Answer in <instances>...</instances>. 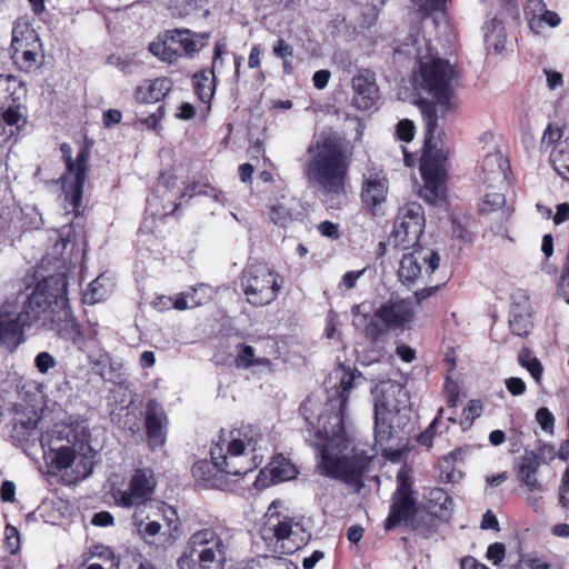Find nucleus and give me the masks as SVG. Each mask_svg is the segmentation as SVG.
Instances as JSON below:
<instances>
[{"label": "nucleus", "mask_w": 569, "mask_h": 569, "mask_svg": "<svg viewBox=\"0 0 569 569\" xmlns=\"http://www.w3.org/2000/svg\"><path fill=\"white\" fill-rule=\"evenodd\" d=\"M267 442L252 426L223 431L210 449L211 460L194 462L192 476L203 487L224 489L228 476L247 475L262 463Z\"/></svg>", "instance_id": "obj_1"}, {"label": "nucleus", "mask_w": 569, "mask_h": 569, "mask_svg": "<svg viewBox=\"0 0 569 569\" xmlns=\"http://www.w3.org/2000/svg\"><path fill=\"white\" fill-rule=\"evenodd\" d=\"M68 280L64 273H57L40 281L23 302L19 312L9 305L0 307V347L14 351L23 342L24 328L41 321L48 326L57 306L66 305Z\"/></svg>", "instance_id": "obj_2"}, {"label": "nucleus", "mask_w": 569, "mask_h": 569, "mask_svg": "<svg viewBox=\"0 0 569 569\" xmlns=\"http://www.w3.org/2000/svg\"><path fill=\"white\" fill-rule=\"evenodd\" d=\"M329 425L319 430L317 469L328 478L357 483L375 455L353 445L338 415L331 417Z\"/></svg>", "instance_id": "obj_3"}, {"label": "nucleus", "mask_w": 569, "mask_h": 569, "mask_svg": "<svg viewBox=\"0 0 569 569\" xmlns=\"http://www.w3.org/2000/svg\"><path fill=\"white\" fill-rule=\"evenodd\" d=\"M307 157L303 171L312 187L326 194L343 192L349 162L336 137L321 134L315 139L307 149Z\"/></svg>", "instance_id": "obj_4"}, {"label": "nucleus", "mask_w": 569, "mask_h": 569, "mask_svg": "<svg viewBox=\"0 0 569 569\" xmlns=\"http://www.w3.org/2000/svg\"><path fill=\"white\" fill-rule=\"evenodd\" d=\"M418 104L427 128L425 151L420 159V172L425 181L421 196L433 204L445 193L446 161L449 150L441 142L440 137L436 140L438 117L435 107L423 100Z\"/></svg>", "instance_id": "obj_5"}, {"label": "nucleus", "mask_w": 569, "mask_h": 569, "mask_svg": "<svg viewBox=\"0 0 569 569\" xmlns=\"http://www.w3.org/2000/svg\"><path fill=\"white\" fill-rule=\"evenodd\" d=\"M231 541L228 531L214 526L192 531L177 559L178 569H226Z\"/></svg>", "instance_id": "obj_6"}, {"label": "nucleus", "mask_w": 569, "mask_h": 569, "mask_svg": "<svg viewBox=\"0 0 569 569\" xmlns=\"http://www.w3.org/2000/svg\"><path fill=\"white\" fill-rule=\"evenodd\" d=\"M280 500L270 503L266 512V522L261 529V538L273 552L292 553L305 546L310 535L303 527L288 516L280 515Z\"/></svg>", "instance_id": "obj_7"}, {"label": "nucleus", "mask_w": 569, "mask_h": 569, "mask_svg": "<svg viewBox=\"0 0 569 569\" xmlns=\"http://www.w3.org/2000/svg\"><path fill=\"white\" fill-rule=\"evenodd\" d=\"M60 151L67 168V172L62 177L66 209L78 216L80 214L90 151L87 148L80 149L76 160L72 159V148L69 143H61Z\"/></svg>", "instance_id": "obj_8"}, {"label": "nucleus", "mask_w": 569, "mask_h": 569, "mask_svg": "<svg viewBox=\"0 0 569 569\" xmlns=\"http://www.w3.org/2000/svg\"><path fill=\"white\" fill-rule=\"evenodd\" d=\"M455 70L443 59H432L420 62L413 74V86L417 91H423L435 98L438 103H446L452 93Z\"/></svg>", "instance_id": "obj_9"}, {"label": "nucleus", "mask_w": 569, "mask_h": 569, "mask_svg": "<svg viewBox=\"0 0 569 569\" xmlns=\"http://www.w3.org/2000/svg\"><path fill=\"white\" fill-rule=\"evenodd\" d=\"M411 318L412 310L409 302L390 299L373 311L367 326V338L373 342L383 341L391 329L402 327Z\"/></svg>", "instance_id": "obj_10"}, {"label": "nucleus", "mask_w": 569, "mask_h": 569, "mask_svg": "<svg viewBox=\"0 0 569 569\" xmlns=\"http://www.w3.org/2000/svg\"><path fill=\"white\" fill-rule=\"evenodd\" d=\"M247 301L256 307L273 301L280 290L278 274L263 266L248 267L241 277Z\"/></svg>", "instance_id": "obj_11"}, {"label": "nucleus", "mask_w": 569, "mask_h": 569, "mask_svg": "<svg viewBox=\"0 0 569 569\" xmlns=\"http://www.w3.org/2000/svg\"><path fill=\"white\" fill-rule=\"evenodd\" d=\"M423 228L425 214L421 204L407 203L398 211L388 242L402 250L409 249L419 241Z\"/></svg>", "instance_id": "obj_12"}, {"label": "nucleus", "mask_w": 569, "mask_h": 569, "mask_svg": "<svg viewBox=\"0 0 569 569\" xmlns=\"http://www.w3.org/2000/svg\"><path fill=\"white\" fill-rule=\"evenodd\" d=\"M439 254L429 249L419 248L405 253L398 269L399 280L408 288L423 284L439 267Z\"/></svg>", "instance_id": "obj_13"}, {"label": "nucleus", "mask_w": 569, "mask_h": 569, "mask_svg": "<svg viewBox=\"0 0 569 569\" xmlns=\"http://www.w3.org/2000/svg\"><path fill=\"white\" fill-rule=\"evenodd\" d=\"M156 480L149 468L137 469L126 490L118 489L113 493L117 505L126 508L140 506L151 498Z\"/></svg>", "instance_id": "obj_14"}, {"label": "nucleus", "mask_w": 569, "mask_h": 569, "mask_svg": "<svg viewBox=\"0 0 569 569\" xmlns=\"http://www.w3.org/2000/svg\"><path fill=\"white\" fill-rule=\"evenodd\" d=\"M376 415H393L406 409L409 395L405 387L393 380H382L372 390Z\"/></svg>", "instance_id": "obj_15"}, {"label": "nucleus", "mask_w": 569, "mask_h": 569, "mask_svg": "<svg viewBox=\"0 0 569 569\" xmlns=\"http://www.w3.org/2000/svg\"><path fill=\"white\" fill-rule=\"evenodd\" d=\"M50 437L61 440L69 445L78 455L84 459L92 458V448L90 446L89 426L86 420H74L69 423L57 425Z\"/></svg>", "instance_id": "obj_16"}, {"label": "nucleus", "mask_w": 569, "mask_h": 569, "mask_svg": "<svg viewBox=\"0 0 569 569\" xmlns=\"http://www.w3.org/2000/svg\"><path fill=\"white\" fill-rule=\"evenodd\" d=\"M398 489L393 496L390 513L386 520V528L392 529L401 521H407L416 513V500L411 496L410 482L403 470L397 476Z\"/></svg>", "instance_id": "obj_17"}, {"label": "nucleus", "mask_w": 569, "mask_h": 569, "mask_svg": "<svg viewBox=\"0 0 569 569\" xmlns=\"http://www.w3.org/2000/svg\"><path fill=\"white\" fill-rule=\"evenodd\" d=\"M353 104L361 110L371 108L379 99L376 73L361 69L352 78Z\"/></svg>", "instance_id": "obj_18"}, {"label": "nucleus", "mask_w": 569, "mask_h": 569, "mask_svg": "<svg viewBox=\"0 0 569 569\" xmlns=\"http://www.w3.org/2000/svg\"><path fill=\"white\" fill-rule=\"evenodd\" d=\"M167 422L162 407L157 401L150 400L146 408V428L151 448L154 449L164 445Z\"/></svg>", "instance_id": "obj_19"}, {"label": "nucleus", "mask_w": 569, "mask_h": 569, "mask_svg": "<svg viewBox=\"0 0 569 569\" xmlns=\"http://www.w3.org/2000/svg\"><path fill=\"white\" fill-rule=\"evenodd\" d=\"M48 326L56 330L60 337L67 340L76 342L78 339H80V325L70 311L67 296L66 305L57 306V308L53 309V313L49 318Z\"/></svg>", "instance_id": "obj_20"}, {"label": "nucleus", "mask_w": 569, "mask_h": 569, "mask_svg": "<svg viewBox=\"0 0 569 569\" xmlns=\"http://www.w3.org/2000/svg\"><path fill=\"white\" fill-rule=\"evenodd\" d=\"M388 194V180L386 176L379 172H370L363 177L361 200L363 204L373 210L382 204Z\"/></svg>", "instance_id": "obj_21"}, {"label": "nucleus", "mask_w": 569, "mask_h": 569, "mask_svg": "<svg viewBox=\"0 0 569 569\" xmlns=\"http://www.w3.org/2000/svg\"><path fill=\"white\" fill-rule=\"evenodd\" d=\"M41 446L44 449V456L50 460V465L57 470H64L71 466L76 456H79L73 448L64 445L59 439L50 437L49 433L42 436Z\"/></svg>", "instance_id": "obj_22"}, {"label": "nucleus", "mask_w": 569, "mask_h": 569, "mask_svg": "<svg viewBox=\"0 0 569 569\" xmlns=\"http://www.w3.org/2000/svg\"><path fill=\"white\" fill-rule=\"evenodd\" d=\"M174 48L177 50L178 59L182 57H193L199 52L208 42V33H198L189 29H173L169 30Z\"/></svg>", "instance_id": "obj_23"}, {"label": "nucleus", "mask_w": 569, "mask_h": 569, "mask_svg": "<svg viewBox=\"0 0 569 569\" xmlns=\"http://www.w3.org/2000/svg\"><path fill=\"white\" fill-rule=\"evenodd\" d=\"M482 181L489 184H503L507 182L509 162L500 151L489 152L481 164Z\"/></svg>", "instance_id": "obj_24"}, {"label": "nucleus", "mask_w": 569, "mask_h": 569, "mask_svg": "<svg viewBox=\"0 0 569 569\" xmlns=\"http://www.w3.org/2000/svg\"><path fill=\"white\" fill-rule=\"evenodd\" d=\"M40 48L43 47L37 31L28 22L17 21L12 29L11 53Z\"/></svg>", "instance_id": "obj_25"}, {"label": "nucleus", "mask_w": 569, "mask_h": 569, "mask_svg": "<svg viewBox=\"0 0 569 569\" xmlns=\"http://www.w3.org/2000/svg\"><path fill=\"white\" fill-rule=\"evenodd\" d=\"M171 87V80L166 77L144 81L136 89V99L143 103L158 102L169 93Z\"/></svg>", "instance_id": "obj_26"}, {"label": "nucleus", "mask_w": 569, "mask_h": 569, "mask_svg": "<svg viewBox=\"0 0 569 569\" xmlns=\"http://www.w3.org/2000/svg\"><path fill=\"white\" fill-rule=\"evenodd\" d=\"M236 366L241 369L257 368L258 372L272 371V362L264 357H256L251 346L240 345L236 357Z\"/></svg>", "instance_id": "obj_27"}, {"label": "nucleus", "mask_w": 569, "mask_h": 569, "mask_svg": "<svg viewBox=\"0 0 569 569\" xmlns=\"http://www.w3.org/2000/svg\"><path fill=\"white\" fill-rule=\"evenodd\" d=\"M173 44L172 37L167 30L149 44V51L159 60L173 63L179 60Z\"/></svg>", "instance_id": "obj_28"}, {"label": "nucleus", "mask_w": 569, "mask_h": 569, "mask_svg": "<svg viewBox=\"0 0 569 569\" xmlns=\"http://www.w3.org/2000/svg\"><path fill=\"white\" fill-rule=\"evenodd\" d=\"M483 37L488 50L501 51L506 42L503 23L498 19H491L483 26Z\"/></svg>", "instance_id": "obj_29"}, {"label": "nucleus", "mask_w": 569, "mask_h": 569, "mask_svg": "<svg viewBox=\"0 0 569 569\" xmlns=\"http://www.w3.org/2000/svg\"><path fill=\"white\" fill-rule=\"evenodd\" d=\"M550 161L555 171L569 181V138L555 146L550 153Z\"/></svg>", "instance_id": "obj_30"}, {"label": "nucleus", "mask_w": 569, "mask_h": 569, "mask_svg": "<svg viewBox=\"0 0 569 569\" xmlns=\"http://www.w3.org/2000/svg\"><path fill=\"white\" fill-rule=\"evenodd\" d=\"M194 91L199 99L207 103L214 94V73L212 70H201L193 76Z\"/></svg>", "instance_id": "obj_31"}, {"label": "nucleus", "mask_w": 569, "mask_h": 569, "mask_svg": "<svg viewBox=\"0 0 569 569\" xmlns=\"http://www.w3.org/2000/svg\"><path fill=\"white\" fill-rule=\"evenodd\" d=\"M267 470L271 476V481L273 482L293 479L298 473L296 466L282 456L273 458L268 465Z\"/></svg>", "instance_id": "obj_32"}, {"label": "nucleus", "mask_w": 569, "mask_h": 569, "mask_svg": "<svg viewBox=\"0 0 569 569\" xmlns=\"http://www.w3.org/2000/svg\"><path fill=\"white\" fill-rule=\"evenodd\" d=\"M11 58L19 70L24 72H32L40 68L42 64L44 58L43 48L38 50H24L19 53H11Z\"/></svg>", "instance_id": "obj_33"}, {"label": "nucleus", "mask_w": 569, "mask_h": 569, "mask_svg": "<svg viewBox=\"0 0 569 569\" xmlns=\"http://www.w3.org/2000/svg\"><path fill=\"white\" fill-rule=\"evenodd\" d=\"M183 197L188 196L190 198L194 196H204L212 198L213 201L217 203H220L221 206H226L227 198L224 193L217 189L216 187L211 186L210 183L204 182H191L188 183L183 191Z\"/></svg>", "instance_id": "obj_34"}, {"label": "nucleus", "mask_w": 569, "mask_h": 569, "mask_svg": "<svg viewBox=\"0 0 569 569\" xmlns=\"http://www.w3.org/2000/svg\"><path fill=\"white\" fill-rule=\"evenodd\" d=\"M509 326L512 333L519 337L528 336L532 328L530 310H520V308H511L509 316Z\"/></svg>", "instance_id": "obj_35"}, {"label": "nucleus", "mask_w": 569, "mask_h": 569, "mask_svg": "<svg viewBox=\"0 0 569 569\" xmlns=\"http://www.w3.org/2000/svg\"><path fill=\"white\" fill-rule=\"evenodd\" d=\"M39 419L33 415L27 419H16L12 426L11 437L19 442L29 441L37 435Z\"/></svg>", "instance_id": "obj_36"}, {"label": "nucleus", "mask_w": 569, "mask_h": 569, "mask_svg": "<svg viewBox=\"0 0 569 569\" xmlns=\"http://www.w3.org/2000/svg\"><path fill=\"white\" fill-rule=\"evenodd\" d=\"M340 407L343 408L348 402L350 390L363 377L359 370H347L343 366H340Z\"/></svg>", "instance_id": "obj_37"}, {"label": "nucleus", "mask_w": 569, "mask_h": 569, "mask_svg": "<svg viewBox=\"0 0 569 569\" xmlns=\"http://www.w3.org/2000/svg\"><path fill=\"white\" fill-rule=\"evenodd\" d=\"M540 467V461L533 453H526L519 463L518 480L521 483L537 478V472Z\"/></svg>", "instance_id": "obj_38"}, {"label": "nucleus", "mask_w": 569, "mask_h": 569, "mask_svg": "<svg viewBox=\"0 0 569 569\" xmlns=\"http://www.w3.org/2000/svg\"><path fill=\"white\" fill-rule=\"evenodd\" d=\"M392 425L390 415L375 413V440L381 448L391 439Z\"/></svg>", "instance_id": "obj_39"}, {"label": "nucleus", "mask_w": 569, "mask_h": 569, "mask_svg": "<svg viewBox=\"0 0 569 569\" xmlns=\"http://www.w3.org/2000/svg\"><path fill=\"white\" fill-rule=\"evenodd\" d=\"M427 499L429 507L433 509L435 513H437L438 511L448 510L452 505L451 498L441 488L430 489Z\"/></svg>", "instance_id": "obj_40"}, {"label": "nucleus", "mask_w": 569, "mask_h": 569, "mask_svg": "<svg viewBox=\"0 0 569 569\" xmlns=\"http://www.w3.org/2000/svg\"><path fill=\"white\" fill-rule=\"evenodd\" d=\"M0 120L9 127L16 129L18 132L26 123V116L21 104L8 107L0 116Z\"/></svg>", "instance_id": "obj_41"}, {"label": "nucleus", "mask_w": 569, "mask_h": 569, "mask_svg": "<svg viewBox=\"0 0 569 569\" xmlns=\"http://www.w3.org/2000/svg\"><path fill=\"white\" fill-rule=\"evenodd\" d=\"M528 8L533 12H541V19L537 21V23L545 22L551 28H556L560 24L561 18L555 11L546 9V4L541 0H530L528 2Z\"/></svg>", "instance_id": "obj_42"}, {"label": "nucleus", "mask_w": 569, "mask_h": 569, "mask_svg": "<svg viewBox=\"0 0 569 569\" xmlns=\"http://www.w3.org/2000/svg\"><path fill=\"white\" fill-rule=\"evenodd\" d=\"M271 221L282 228L288 227L292 220V210L283 203H277L270 207Z\"/></svg>", "instance_id": "obj_43"}, {"label": "nucleus", "mask_w": 569, "mask_h": 569, "mask_svg": "<svg viewBox=\"0 0 569 569\" xmlns=\"http://www.w3.org/2000/svg\"><path fill=\"white\" fill-rule=\"evenodd\" d=\"M101 277L91 281L83 293V301L88 305H94L106 298L108 290L102 284Z\"/></svg>", "instance_id": "obj_44"}, {"label": "nucleus", "mask_w": 569, "mask_h": 569, "mask_svg": "<svg viewBox=\"0 0 569 569\" xmlns=\"http://www.w3.org/2000/svg\"><path fill=\"white\" fill-rule=\"evenodd\" d=\"M139 536L149 545L157 542V537L160 536L161 525L158 521H140L136 523Z\"/></svg>", "instance_id": "obj_45"}, {"label": "nucleus", "mask_w": 569, "mask_h": 569, "mask_svg": "<svg viewBox=\"0 0 569 569\" xmlns=\"http://www.w3.org/2000/svg\"><path fill=\"white\" fill-rule=\"evenodd\" d=\"M482 405L478 400H470L467 408L463 410V417L460 421V425L463 429H467L472 426L476 418L480 417L482 412Z\"/></svg>", "instance_id": "obj_46"}, {"label": "nucleus", "mask_w": 569, "mask_h": 569, "mask_svg": "<svg viewBox=\"0 0 569 569\" xmlns=\"http://www.w3.org/2000/svg\"><path fill=\"white\" fill-rule=\"evenodd\" d=\"M352 325L356 328H363L365 336L367 337V326L372 316L369 315L365 303H359L352 307Z\"/></svg>", "instance_id": "obj_47"}, {"label": "nucleus", "mask_w": 569, "mask_h": 569, "mask_svg": "<svg viewBox=\"0 0 569 569\" xmlns=\"http://www.w3.org/2000/svg\"><path fill=\"white\" fill-rule=\"evenodd\" d=\"M108 63L114 66L122 72H130L132 68L137 64L133 56H116L111 54L108 58Z\"/></svg>", "instance_id": "obj_48"}, {"label": "nucleus", "mask_w": 569, "mask_h": 569, "mask_svg": "<svg viewBox=\"0 0 569 569\" xmlns=\"http://www.w3.org/2000/svg\"><path fill=\"white\" fill-rule=\"evenodd\" d=\"M506 202V198L500 192L486 193L482 202V211H493L502 207Z\"/></svg>", "instance_id": "obj_49"}, {"label": "nucleus", "mask_w": 569, "mask_h": 569, "mask_svg": "<svg viewBox=\"0 0 569 569\" xmlns=\"http://www.w3.org/2000/svg\"><path fill=\"white\" fill-rule=\"evenodd\" d=\"M34 365L40 373H47L50 369L56 367L57 362L49 352L42 351L37 355Z\"/></svg>", "instance_id": "obj_50"}, {"label": "nucleus", "mask_w": 569, "mask_h": 569, "mask_svg": "<svg viewBox=\"0 0 569 569\" xmlns=\"http://www.w3.org/2000/svg\"><path fill=\"white\" fill-rule=\"evenodd\" d=\"M563 131L560 127H553L549 124L542 134V144L551 146L561 142Z\"/></svg>", "instance_id": "obj_51"}, {"label": "nucleus", "mask_w": 569, "mask_h": 569, "mask_svg": "<svg viewBox=\"0 0 569 569\" xmlns=\"http://www.w3.org/2000/svg\"><path fill=\"white\" fill-rule=\"evenodd\" d=\"M536 420L545 431L553 428L555 417L547 408H539L536 412Z\"/></svg>", "instance_id": "obj_52"}, {"label": "nucleus", "mask_w": 569, "mask_h": 569, "mask_svg": "<svg viewBox=\"0 0 569 569\" xmlns=\"http://www.w3.org/2000/svg\"><path fill=\"white\" fill-rule=\"evenodd\" d=\"M505 553H506L505 545L501 542H495L488 547L487 558L493 565H499L503 560Z\"/></svg>", "instance_id": "obj_53"}, {"label": "nucleus", "mask_w": 569, "mask_h": 569, "mask_svg": "<svg viewBox=\"0 0 569 569\" xmlns=\"http://www.w3.org/2000/svg\"><path fill=\"white\" fill-rule=\"evenodd\" d=\"M397 134L399 139L403 141L412 140L415 136V126L412 121L408 119L401 120L397 126Z\"/></svg>", "instance_id": "obj_54"}, {"label": "nucleus", "mask_w": 569, "mask_h": 569, "mask_svg": "<svg viewBox=\"0 0 569 569\" xmlns=\"http://www.w3.org/2000/svg\"><path fill=\"white\" fill-rule=\"evenodd\" d=\"M319 232L331 240H337L340 238V230L337 223L331 221H323L318 226Z\"/></svg>", "instance_id": "obj_55"}, {"label": "nucleus", "mask_w": 569, "mask_h": 569, "mask_svg": "<svg viewBox=\"0 0 569 569\" xmlns=\"http://www.w3.org/2000/svg\"><path fill=\"white\" fill-rule=\"evenodd\" d=\"M506 388L512 396H521L526 392V383L521 378L511 377L506 380Z\"/></svg>", "instance_id": "obj_56"}, {"label": "nucleus", "mask_w": 569, "mask_h": 569, "mask_svg": "<svg viewBox=\"0 0 569 569\" xmlns=\"http://www.w3.org/2000/svg\"><path fill=\"white\" fill-rule=\"evenodd\" d=\"M170 6L179 16H184L197 7V0H171Z\"/></svg>", "instance_id": "obj_57"}, {"label": "nucleus", "mask_w": 569, "mask_h": 569, "mask_svg": "<svg viewBox=\"0 0 569 569\" xmlns=\"http://www.w3.org/2000/svg\"><path fill=\"white\" fill-rule=\"evenodd\" d=\"M511 308L530 310L529 297L525 290L518 289L511 295Z\"/></svg>", "instance_id": "obj_58"}, {"label": "nucleus", "mask_w": 569, "mask_h": 569, "mask_svg": "<svg viewBox=\"0 0 569 569\" xmlns=\"http://www.w3.org/2000/svg\"><path fill=\"white\" fill-rule=\"evenodd\" d=\"M6 539L8 542V547L12 553L19 550L20 539L19 532L16 527L10 525L6 527Z\"/></svg>", "instance_id": "obj_59"}, {"label": "nucleus", "mask_w": 569, "mask_h": 569, "mask_svg": "<svg viewBox=\"0 0 569 569\" xmlns=\"http://www.w3.org/2000/svg\"><path fill=\"white\" fill-rule=\"evenodd\" d=\"M273 54L278 58L286 59L292 57L293 50L283 39H279L273 46Z\"/></svg>", "instance_id": "obj_60"}, {"label": "nucleus", "mask_w": 569, "mask_h": 569, "mask_svg": "<svg viewBox=\"0 0 569 569\" xmlns=\"http://www.w3.org/2000/svg\"><path fill=\"white\" fill-rule=\"evenodd\" d=\"M525 368L529 371V373L531 375V377L535 379V381L537 383L541 382L543 367L538 358L531 360V362L527 363V366Z\"/></svg>", "instance_id": "obj_61"}, {"label": "nucleus", "mask_w": 569, "mask_h": 569, "mask_svg": "<svg viewBox=\"0 0 569 569\" xmlns=\"http://www.w3.org/2000/svg\"><path fill=\"white\" fill-rule=\"evenodd\" d=\"M366 269L357 270V271H348L342 276L341 284L347 289H352L356 287L358 279L365 273Z\"/></svg>", "instance_id": "obj_62"}, {"label": "nucleus", "mask_w": 569, "mask_h": 569, "mask_svg": "<svg viewBox=\"0 0 569 569\" xmlns=\"http://www.w3.org/2000/svg\"><path fill=\"white\" fill-rule=\"evenodd\" d=\"M122 113L117 109H109L103 112L102 122L106 128H110L113 124H117L121 121Z\"/></svg>", "instance_id": "obj_63"}, {"label": "nucleus", "mask_w": 569, "mask_h": 569, "mask_svg": "<svg viewBox=\"0 0 569 569\" xmlns=\"http://www.w3.org/2000/svg\"><path fill=\"white\" fill-rule=\"evenodd\" d=\"M16 486L12 481H4L0 489L1 500L4 502H13Z\"/></svg>", "instance_id": "obj_64"}]
</instances>
